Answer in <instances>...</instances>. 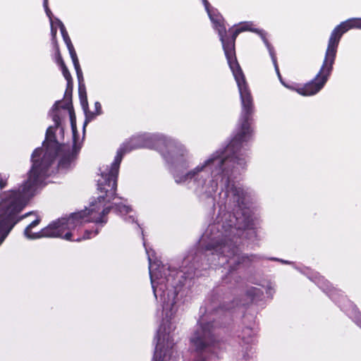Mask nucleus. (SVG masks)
<instances>
[{"instance_id":"obj_6","label":"nucleus","mask_w":361,"mask_h":361,"mask_svg":"<svg viewBox=\"0 0 361 361\" xmlns=\"http://www.w3.org/2000/svg\"><path fill=\"white\" fill-rule=\"evenodd\" d=\"M324 292L339 304L341 309L361 328V314L356 306L349 300H348L342 293L326 280L319 274H314V276L310 278Z\"/></svg>"},{"instance_id":"obj_17","label":"nucleus","mask_w":361,"mask_h":361,"mask_svg":"<svg viewBox=\"0 0 361 361\" xmlns=\"http://www.w3.org/2000/svg\"><path fill=\"white\" fill-rule=\"evenodd\" d=\"M94 109H95V111L97 115H101L102 114V105L100 104V102H94Z\"/></svg>"},{"instance_id":"obj_1","label":"nucleus","mask_w":361,"mask_h":361,"mask_svg":"<svg viewBox=\"0 0 361 361\" xmlns=\"http://www.w3.org/2000/svg\"><path fill=\"white\" fill-rule=\"evenodd\" d=\"M142 147L156 149L165 161L171 165V173L175 180V138L162 133H144L135 135L121 145L111 164L99 167V178L97 180L99 195L97 200L90 202L88 208L54 221L38 233H32L31 230L41 221L39 217H37L25 228V236L31 240L59 238L68 241L80 242L94 237L99 232L97 228L94 231L86 229L82 234V227L85 224L91 221L102 224L106 223V216L111 209L122 215L130 214L132 209L126 204L111 202L116 198L117 177L123 157L133 149Z\"/></svg>"},{"instance_id":"obj_13","label":"nucleus","mask_w":361,"mask_h":361,"mask_svg":"<svg viewBox=\"0 0 361 361\" xmlns=\"http://www.w3.org/2000/svg\"><path fill=\"white\" fill-rule=\"evenodd\" d=\"M57 63L61 66L63 75L65 78V79L66 80V81H73L71 75L69 71L68 70L67 67L66 66L61 56H59V57L57 59Z\"/></svg>"},{"instance_id":"obj_4","label":"nucleus","mask_w":361,"mask_h":361,"mask_svg":"<svg viewBox=\"0 0 361 361\" xmlns=\"http://www.w3.org/2000/svg\"><path fill=\"white\" fill-rule=\"evenodd\" d=\"M223 308L216 301L206 302L200 309V318L196 329L190 338L192 347L197 353L195 361H210L217 357L215 328L218 325L216 317L220 315Z\"/></svg>"},{"instance_id":"obj_24","label":"nucleus","mask_w":361,"mask_h":361,"mask_svg":"<svg viewBox=\"0 0 361 361\" xmlns=\"http://www.w3.org/2000/svg\"><path fill=\"white\" fill-rule=\"evenodd\" d=\"M233 303H236V305H239L240 304L238 303V302H233ZM242 305H245V303H242L241 304Z\"/></svg>"},{"instance_id":"obj_9","label":"nucleus","mask_w":361,"mask_h":361,"mask_svg":"<svg viewBox=\"0 0 361 361\" xmlns=\"http://www.w3.org/2000/svg\"><path fill=\"white\" fill-rule=\"evenodd\" d=\"M253 348L251 345H244L242 350L238 354L237 359L240 361H250L253 357Z\"/></svg>"},{"instance_id":"obj_5","label":"nucleus","mask_w":361,"mask_h":361,"mask_svg":"<svg viewBox=\"0 0 361 361\" xmlns=\"http://www.w3.org/2000/svg\"><path fill=\"white\" fill-rule=\"evenodd\" d=\"M353 28L361 29V18H350L341 23L332 30L319 71L311 82L297 89L298 94L302 96H312L323 88L333 71L338 47L343 35Z\"/></svg>"},{"instance_id":"obj_20","label":"nucleus","mask_w":361,"mask_h":361,"mask_svg":"<svg viewBox=\"0 0 361 361\" xmlns=\"http://www.w3.org/2000/svg\"><path fill=\"white\" fill-rule=\"evenodd\" d=\"M269 259L271 260V261L280 262L282 264H293L290 261L284 260V259L276 258V257H271V258H269Z\"/></svg>"},{"instance_id":"obj_21","label":"nucleus","mask_w":361,"mask_h":361,"mask_svg":"<svg viewBox=\"0 0 361 361\" xmlns=\"http://www.w3.org/2000/svg\"><path fill=\"white\" fill-rule=\"evenodd\" d=\"M51 25V33L53 38H55L57 33V28L54 27V23H50Z\"/></svg>"},{"instance_id":"obj_11","label":"nucleus","mask_w":361,"mask_h":361,"mask_svg":"<svg viewBox=\"0 0 361 361\" xmlns=\"http://www.w3.org/2000/svg\"><path fill=\"white\" fill-rule=\"evenodd\" d=\"M82 80V77L80 78L79 80V83H80V81ZM79 96H80V104L82 109H87L88 107V102H87V98L85 91V87L84 85H79Z\"/></svg>"},{"instance_id":"obj_12","label":"nucleus","mask_w":361,"mask_h":361,"mask_svg":"<svg viewBox=\"0 0 361 361\" xmlns=\"http://www.w3.org/2000/svg\"><path fill=\"white\" fill-rule=\"evenodd\" d=\"M260 285L265 289L267 297L271 298L275 293V283L271 281H267Z\"/></svg>"},{"instance_id":"obj_22","label":"nucleus","mask_w":361,"mask_h":361,"mask_svg":"<svg viewBox=\"0 0 361 361\" xmlns=\"http://www.w3.org/2000/svg\"><path fill=\"white\" fill-rule=\"evenodd\" d=\"M125 220H126V221H128V222H134V221H135V219H134V217H133V215H129V216H128V217H126V218L125 219Z\"/></svg>"},{"instance_id":"obj_16","label":"nucleus","mask_w":361,"mask_h":361,"mask_svg":"<svg viewBox=\"0 0 361 361\" xmlns=\"http://www.w3.org/2000/svg\"><path fill=\"white\" fill-rule=\"evenodd\" d=\"M73 91V81H67V87L65 92V97H71Z\"/></svg>"},{"instance_id":"obj_18","label":"nucleus","mask_w":361,"mask_h":361,"mask_svg":"<svg viewBox=\"0 0 361 361\" xmlns=\"http://www.w3.org/2000/svg\"><path fill=\"white\" fill-rule=\"evenodd\" d=\"M9 177L8 174H4V176H1V189L5 188L7 185V180Z\"/></svg>"},{"instance_id":"obj_10","label":"nucleus","mask_w":361,"mask_h":361,"mask_svg":"<svg viewBox=\"0 0 361 361\" xmlns=\"http://www.w3.org/2000/svg\"><path fill=\"white\" fill-rule=\"evenodd\" d=\"M246 295L252 302H257L262 300V290L256 287H251L247 290Z\"/></svg>"},{"instance_id":"obj_7","label":"nucleus","mask_w":361,"mask_h":361,"mask_svg":"<svg viewBox=\"0 0 361 361\" xmlns=\"http://www.w3.org/2000/svg\"><path fill=\"white\" fill-rule=\"evenodd\" d=\"M63 41L65 44H66V47L68 49L71 58L72 59L74 68L76 71L78 79H80L82 78V70L80 66L79 61L76 54V52L75 51V49L73 47V45L71 42V40L68 35H66V37H63Z\"/></svg>"},{"instance_id":"obj_8","label":"nucleus","mask_w":361,"mask_h":361,"mask_svg":"<svg viewBox=\"0 0 361 361\" xmlns=\"http://www.w3.org/2000/svg\"><path fill=\"white\" fill-rule=\"evenodd\" d=\"M255 331L250 327H245L238 332V337L243 345H251L253 341Z\"/></svg>"},{"instance_id":"obj_2","label":"nucleus","mask_w":361,"mask_h":361,"mask_svg":"<svg viewBox=\"0 0 361 361\" xmlns=\"http://www.w3.org/2000/svg\"><path fill=\"white\" fill-rule=\"evenodd\" d=\"M49 115L54 126L47 128L43 147L32 152V166L27 178L18 188L1 192V243L16 224L33 214L27 212L20 215L46 178L54 172L56 157H60L59 168L68 169L74 164L81 148L71 104L56 102Z\"/></svg>"},{"instance_id":"obj_14","label":"nucleus","mask_w":361,"mask_h":361,"mask_svg":"<svg viewBox=\"0 0 361 361\" xmlns=\"http://www.w3.org/2000/svg\"><path fill=\"white\" fill-rule=\"evenodd\" d=\"M82 109L85 115V120L83 126V128L85 129L87 124L93 121L98 115L96 112L90 111L88 107Z\"/></svg>"},{"instance_id":"obj_3","label":"nucleus","mask_w":361,"mask_h":361,"mask_svg":"<svg viewBox=\"0 0 361 361\" xmlns=\"http://www.w3.org/2000/svg\"><path fill=\"white\" fill-rule=\"evenodd\" d=\"M149 261V272L151 285L155 299L162 306L163 319L155 337L156 347L153 361H170L176 357L174 331L176 314L185 302L186 291L184 282L193 276H199L198 269H207V265L214 269L224 268L226 273H231L240 264L258 262L264 257L257 255H243L240 250H233L229 260L223 264H214L212 255H207L206 250L191 251L183 259L179 271L171 264H162L159 260L152 262V250H145Z\"/></svg>"},{"instance_id":"obj_25","label":"nucleus","mask_w":361,"mask_h":361,"mask_svg":"<svg viewBox=\"0 0 361 361\" xmlns=\"http://www.w3.org/2000/svg\"><path fill=\"white\" fill-rule=\"evenodd\" d=\"M226 310H230V309H231V307H230V306L229 307H226Z\"/></svg>"},{"instance_id":"obj_15","label":"nucleus","mask_w":361,"mask_h":361,"mask_svg":"<svg viewBox=\"0 0 361 361\" xmlns=\"http://www.w3.org/2000/svg\"><path fill=\"white\" fill-rule=\"evenodd\" d=\"M43 6L44 8L46 14H47V16H48V18L49 19L50 23H54V22L53 14H52L51 10L49 8V6H48V0H44L43 1Z\"/></svg>"},{"instance_id":"obj_23","label":"nucleus","mask_w":361,"mask_h":361,"mask_svg":"<svg viewBox=\"0 0 361 361\" xmlns=\"http://www.w3.org/2000/svg\"><path fill=\"white\" fill-rule=\"evenodd\" d=\"M54 27H56L57 28V27L59 28V22H61L59 18H54Z\"/></svg>"},{"instance_id":"obj_19","label":"nucleus","mask_w":361,"mask_h":361,"mask_svg":"<svg viewBox=\"0 0 361 361\" xmlns=\"http://www.w3.org/2000/svg\"><path fill=\"white\" fill-rule=\"evenodd\" d=\"M59 29H60L62 37H63V36L66 37V35H68L63 23L62 22H59Z\"/></svg>"}]
</instances>
